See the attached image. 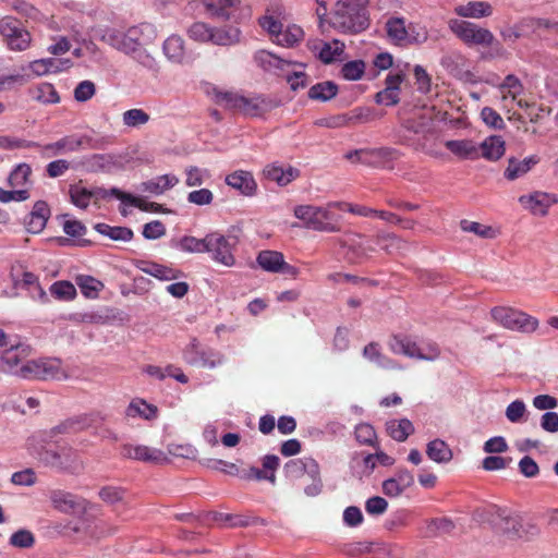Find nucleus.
Returning a JSON list of instances; mask_svg holds the SVG:
<instances>
[{"label":"nucleus","instance_id":"13d9d810","mask_svg":"<svg viewBox=\"0 0 558 558\" xmlns=\"http://www.w3.org/2000/svg\"><path fill=\"white\" fill-rule=\"evenodd\" d=\"M497 88L500 93L509 92L512 94V100H517L524 90L522 82L513 74H508Z\"/></svg>","mask_w":558,"mask_h":558},{"label":"nucleus","instance_id":"9d476101","mask_svg":"<svg viewBox=\"0 0 558 558\" xmlns=\"http://www.w3.org/2000/svg\"><path fill=\"white\" fill-rule=\"evenodd\" d=\"M0 34L8 48L14 51L26 50L32 41L31 34L17 19L12 16H4L0 20Z\"/></svg>","mask_w":558,"mask_h":558},{"label":"nucleus","instance_id":"5701e85b","mask_svg":"<svg viewBox=\"0 0 558 558\" xmlns=\"http://www.w3.org/2000/svg\"><path fill=\"white\" fill-rule=\"evenodd\" d=\"M284 473L290 478H299L303 474L316 475L319 473V465L312 458L292 459L286 463Z\"/></svg>","mask_w":558,"mask_h":558},{"label":"nucleus","instance_id":"680f3d73","mask_svg":"<svg viewBox=\"0 0 558 558\" xmlns=\"http://www.w3.org/2000/svg\"><path fill=\"white\" fill-rule=\"evenodd\" d=\"M258 24L264 31H266L270 35L272 40L278 35H280L281 29L283 28L282 23L270 14H265L264 16L259 17Z\"/></svg>","mask_w":558,"mask_h":558},{"label":"nucleus","instance_id":"bf43d9fd","mask_svg":"<svg viewBox=\"0 0 558 558\" xmlns=\"http://www.w3.org/2000/svg\"><path fill=\"white\" fill-rule=\"evenodd\" d=\"M211 28V26L204 22H195L189 27L187 34L195 41L209 43Z\"/></svg>","mask_w":558,"mask_h":558},{"label":"nucleus","instance_id":"473e14b6","mask_svg":"<svg viewBox=\"0 0 558 558\" xmlns=\"http://www.w3.org/2000/svg\"><path fill=\"white\" fill-rule=\"evenodd\" d=\"M376 243L388 254H403L409 248L407 241L393 233H378Z\"/></svg>","mask_w":558,"mask_h":558},{"label":"nucleus","instance_id":"7c9ffc66","mask_svg":"<svg viewBox=\"0 0 558 558\" xmlns=\"http://www.w3.org/2000/svg\"><path fill=\"white\" fill-rule=\"evenodd\" d=\"M90 194H93L94 204H97L99 199H105L109 196H116L122 202L129 203L138 208H143V202L141 201V198H136L131 194H126L117 187H112L110 190H106L104 187H95L90 190ZM144 209H146V207H144Z\"/></svg>","mask_w":558,"mask_h":558},{"label":"nucleus","instance_id":"a18cd8bd","mask_svg":"<svg viewBox=\"0 0 558 558\" xmlns=\"http://www.w3.org/2000/svg\"><path fill=\"white\" fill-rule=\"evenodd\" d=\"M337 93V85L327 81L312 86L308 90V97L314 100L327 101L333 98Z\"/></svg>","mask_w":558,"mask_h":558},{"label":"nucleus","instance_id":"c85d7f7f","mask_svg":"<svg viewBox=\"0 0 558 558\" xmlns=\"http://www.w3.org/2000/svg\"><path fill=\"white\" fill-rule=\"evenodd\" d=\"M140 269L147 275L165 281L175 280L182 276L179 269L157 263L142 262Z\"/></svg>","mask_w":558,"mask_h":558},{"label":"nucleus","instance_id":"37998d69","mask_svg":"<svg viewBox=\"0 0 558 558\" xmlns=\"http://www.w3.org/2000/svg\"><path fill=\"white\" fill-rule=\"evenodd\" d=\"M454 523L448 518L432 519L426 523L425 536L436 537L445 534H449L453 531Z\"/></svg>","mask_w":558,"mask_h":558},{"label":"nucleus","instance_id":"a211bd4d","mask_svg":"<svg viewBox=\"0 0 558 558\" xmlns=\"http://www.w3.org/2000/svg\"><path fill=\"white\" fill-rule=\"evenodd\" d=\"M49 499L53 508L63 513H76L86 508V501L83 498L61 489L51 490Z\"/></svg>","mask_w":558,"mask_h":558},{"label":"nucleus","instance_id":"f704fd0d","mask_svg":"<svg viewBox=\"0 0 558 558\" xmlns=\"http://www.w3.org/2000/svg\"><path fill=\"white\" fill-rule=\"evenodd\" d=\"M207 243V234L203 239L192 235H184L180 239H173L171 246L185 253H205Z\"/></svg>","mask_w":558,"mask_h":558},{"label":"nucleus","instance_id":"8fccbe9b","mask_svg":"<svg viewBox=\"0 0 558 558\" xmlns=\"http://www.w3.org/2000/svg\"><path fill=\"white\" fill-rule=\"evenodd\" d=\"M70 457H71L70 450L63 451L62 453H60V452L49 449V450H44L40 453L39 459L46 465L63 469V468L68 466Z\"/></svg>","mask_w":558,"mask_h":558},{"label":"nucleus","instance_id":"09e8293b","mask_svg":"<svg viewBox=\"0 0 558 558\" xmlns=\"http://www.w3.org/2000/svg\"><path fill=\"white\" fill-rule=\"evenodd\" d=\"M303 37V31L301 27L296 25L288 26L286 29H281L280 35H278L274 43L283 47H293L296 43H299Z\"/></svg>","mask_w":558,"mask_h":558},{"label":"nucleus","instance_id":"69168bd1","mask_svg":"<svg viewBox=\"0 0 558 558\" xmlns=\"http://www.w3.org/2000/svg\"><path fill=\"white\" fill-rule=\"evenodd\" d=\"M50 292L56 298L64 300H71L76 294L75 287L69 281L54 282L50 288Z\"/></svg>","mask_w":558,"mask_h":558},{"label":"nucleus","instance_id":"4c0bfd02","mask_svg":"<svg viewBox=\"0 0 558 558\" xmlns=\"http://www.w3.org/2000/svg\"><path fill=\"white\" fill-rule=\"evenodd\" d=\"M387 432L392 439L402 442L414 432V426L408 418L391 420L387 422Z\"/></svg>","mask_w":558,"mask_h":558},{"label":"nucleus","instance_id":"393cba45","mask_svg":"<svg viewBox=\"0 0 558 558\" xmlns=\"http://www.w3.org/2000/svg\"><path fill=\"white\" fill-rule=\"evenodd\" d=\"M49 215L50 210L45 202L39 201L35 203L26 221L27 231L35 234L41 232L46 227Z\"/></svg>","mask_w":558,"mask_h":558},{"label":"nucleus","instance_id":"052dcab7","mask_svg":"<svg viewBox=\"0 0 558 558\" xmlns=\"http://www.w3.org/2000/svg\"><path fill=\"white\" fill-rule=\"evenodd\" d=\"M125 493V489L122 487L105 486L99 490L98 495L102 501L114 505L124 500Z\"/></svg>","mask_w":558,"mask_h":558},{"label":"nucleus","instance_id":"423d86ee","mask_svg":"<svg viewBox=\"0 0 558 558\" xmlns=\"http://www.w3.org/2000/svg\"><path fill=\"white\" fill-rule=\"evenodd\" d=\"M206 13L219 21L241 23L251 17V9L242 0H203Z\"/></svg>","mask_w":558,"mask_h":558},{"label":"nucleus","instance_id":"603ef678","mask_svg":"<svg viewBox=\"0 0 558 558\" xmlns=\"http://www.w3.org/2000/svg\"><path fill=\"white\" fill-rule=\"evenodd\" d=\"M149 114L143 109H130L122 113L123 125L128 128H140L149 121Z\"/></svg>","mask_w":558,"mask_h":558},{"label":"nucleus","instance_id":"c9c22d12","mask_svg":"<svg viewBox=\"0 0 558 558\" xmlns=\"http://www.w3.org/2000/svg\"><path fill=\"white\" fill-rule=\"evenodd\" d=\"M128 417H142L144 420H153L157 416V407L147 403L143 399H134L130 402L125 410Z\"/></svg>","mask_w":558,"mask_h":558},{"label":"nucleus","instance_id":"c03bdc74","mask_svg":"<svg viewBox=\"0 0 558 558\" xmlns=\"http://www.w3.org/2000/svg\"><path fill=\"white\" fill-rule=\"evenodd\" d=\"M95 229L98 233L109 236L114 241L128 242L133 238V231L126 227H111L106 223H97Z\"/></svg>","mask_w":558,"mask_h":558},{"label":"nucleus","instance_id":"f257e3e1","mask_svg":"<svg viewBox=\"0 0 558 558\" xmlns=\"http://www.w3.org/2000/svg\"><path fill=\"white\" fill-rule=\"evenodd\" d=\"M371 0H338L330 14V26L341 34L356 35L369 26Z\"/></svg>","mask_w":558,"mask_h":558},{"label":"nucleus","instance_id":"4468645a","mask_svg":"<svg viewBox=\"0 0 558 558\" xmlns=\"http://www.w3.org/2000/svg\"><path fill=\"white\" fill-rule=\"evenodd\" d=\"M404 81V74L399 71L389 73L385 80V88L375 95V101L378 105L391 107L400 101L401 84Z\"/></svg>","mask_w":558,"mask_h":558},{"label":"nucleus","instance_id":"6ab92c4d","mask_svg":"<svg viewBox=\"0 0 558 558\" xmlns=\"http://www.w3.org/2000/svg\"><path fill=\"white\" fill-rule=\"evenodd\" d=\"M414 484V476L407 469H399L396 474L381 484L383 493L391 498L400 496Z\"/></svg>","mask_w":558,"mask_h":558},{"label":"nucleus","instance_id":"e433bc0d","mask_svg":"<svg viewBox=\"0 0 558 558\" xmlns=\"http://www.w3.org/2000/svg\"><path fill=\"white\" fill-rule=\"evenodd\" d=\"M315 49L318 50V58L324 63H331L344 52V44L338 39H333L331 41L322 43L319 46H316Z\"/></svg>","mask_w":558,"mask_h":558},{"label":"nucleus","instance_id":"20e7f679","mask_svg":"<svg viewBox=\"0 0 558 558\" xmlns=\"http://www.w3.org/2000/svg\"><path fill=\"white\" fill-rule=\"evenodd\" d=\"M214 100L228 109H236L250 117H259L271 109L269 100L262 96L247 98L231 92L214 88Z\"/></svg>","mask_w":558,"mask_h":558},{"label":"nucleus","instance_id":"1a4fd4ad","mask_svg":"<svg viewBox=\"0 0 558 558\" xmlns=\"http://www.w3.org/2000/svg\"><path fill=\"white\" fill-rule=\"evenodd\" d=\"M449 28L469 46H492L495 41V36L489 29L471 22L450 20Z\"/></svg>","mask_w":558,"mask_h":558},{"label":"nucleus","instance_id":"dca6fc26","mask_svg":"<svg viewBox=\"0 0 558 558\" xmlns=\"http://www.w3.org/2000/svg\"><path fill=\"white\" fill-rule=\"evenodd\" d=\"M9 349L0 356V371L20 376L22 366H19L29 355V348L11 342Z\"/></svg>","mask_w":558,"mask_h":558},{"label":"nucleus","instance_id":"3c124183","mask_svg":"<svg viewBox=\"0 0 558 558\" xmlns=\"http://www.w3.org/2000/svg\"><path fill=\"white\" fill-rule=\"evenodd\" d=\"M184 183L189 187H197L205 183L210 178V173L207 169L198 168L196 166H190L185 169Z\"/></svg>","mask_w":558,"mask_h":558},{"label":"nucleus","instance_id":"c756f323","mask_svg":"<svg viewBox=\"0 0 558 558\" xmlns=\"http://www.w3.org/2000/svg\"><path fill=\"white\" fill-rule=\"evenodd\" d=\"M264 173L269 180L277 182L280 186H286L299 177L300 171L293 167L283 169L278 165H269L265 168Z\"/></svg>","mask_w":558,"mask_h":558},{"label":"nucleus","instance_id":"b1692460","mask_svg":"<svg viewBox=\"0 0 558 558\" xmlns=\"http://www.w3.org/2000/svg\"><path fill=\"white\" fill-rule=\"evenodd\" d=\"M538 161L539 158L537 156H530L523 160L509 158L504 175L507 180L514 181L526 174L535 165L538 163Z\"/></svg>","mask_w":558,"mask_h":558},{"label":"nucleus","instance_id":"de8ad7c7","mask_svg":"<svg viewBox=\"0 0 558 558\" xmlns=\"http://www.w3.org/2000/svg\"><path fill=\"white\" fill-rule=\"evenodd\" d=\"M69 194L72 204L81 209H86L93 202V194H90V190L81 184L71 185Z\"/></svg>","mask_w":558,"mask_h":558},{"label":"nucleus","instance_id":"4be33fe9","mask_svg":"<svg viewBox=\"0 0 558 558\" xmlns=\"http://www.w3.org/2000/svg\"><path fill=\"white\" fill-rule=\"evenodd\" d=\"M226 183L245 196L254 195L257 189L252 173L243 170L234 171L227 175Z\"/></svg>","mask_w":558,"mask_h":558},{"label":"nucleus","instance_id":"864d4df0","mask_svg":"<svg viewBox=\"0 0 558 558\" xmlns=\"http://www.w3.org/2000/svg\"><path fill=\"white\" fill-rule=\"evenodd\" d=\"M506 417L511 423H522L526 421L527 409L522 400H514L506 408Z\"/></svg>","mask_w":558,"mask_h":558},{"label":"nucleus","instance_id":"5fc2aeb1","mask_svg":"<svg viewBox=\"0 0 558 558\" xmlns=\"http://www.w3.org/2000/svg\"><path fill=\"white\" fill-rule=\"evenodd\" d=\"M33 97L43 104H57L60 97L52 84L43 83L34 90Z\"/></svg>","mask_w":558,"mask_h":558},{"label":"nucleus","instance_id":"bb28decb","mask_svg":"<svg viewBox=\"0 0 558 558\" xmlns=\"http://www.w3.org/2000/svg\"><path fill=\"white\" fill-rule=\"evenodd\" d=\"M241 41V31L238 27H213L209 43L218 46H232Z\"/></svg>","mask_w":558,"mask_h":558},{"label":"nucleus","instance_id":"ea45409f","mask_svg":"<svg viewBox=\"0 0 558 558\" xmlns=\"http://www.w3.org/2000/svg\"><path fill=\"white\" fill-rule=\"evenodd\" d=\"M363 356L369 362L376 364L381 368H395V363L391 359L381 353L379 343L371 342L363 349Z\"/></svg>","mask_w":558,"mask_h":558},{"label":"nucleus","instance_id":"f8f14e48","mask_svg":"<svg viewBox=\"0 0 558 558\" xmlns=\"http://www.w3.org/2000/svg\"><path fill=\"white\" fill-rule=\"evenodd\" d=\"M233 251L234 243H231V238L226 236L218 231L207 234L205 253H208L215 263L226 267H233L235 265Z\"/></svg>","mask_w":558,"mask_h":558},{"label":"nucleus","instance_id":"39448f33","mask_svg":"<svg viewBox=\"0 0 558 558\" xmlns=\"http://www.w3.org/2000/svg\"><path fill=\"white\" fill-rule=\"evenodd\" d=\"M490 315L496 324L511 331L532 333L539 326L536 317L509 306H495L492 308Z\"/></svg>","mask_w":558,"mask_h":558},{"label":"nucleus","instance_id":"a878e982","mask_svg":"<svg viewBox=\"0 0 558 558\" xmlns=\"http://www.w3.org/2000/svg\"><path fill=\"white\" fill-rule=\"evenodd\" d=\"M478 147L481 148V157L489 161H496L504 156L506 143L501 136L492 135L478 144Z\"/></svg>","mask_w":558,"mask_h":558},{"label":"nucleus","instance_id":"774afa93","mask_svg":"<svg viewBox=\"0 0 558 558\" xmlns=\"http://www.w3.org/2000/svg\"><path fill=\"white\" fill-rule=\"evenodd\" d=\"M118 532V526L108 521H96L94 520L93 525V539L99 541L107 536L113 535Z\"/></svg>","mask_w":558,"mask_h":558},{"label":"nucleus","instance_id":"338daca9","mask_svg":"<svg viewBox=\"0 0 558 558\" xmlns=\"http://www.w3.org/2000/svg\"><path fill=\"white\" fill-rule=\"evenodd\" d=\"M77 284L82 293L88 298L95 296L97 292L102 288V283L93 277L85 276L77 278Z\"/></svg>","mask_w":558,"mask_h":558},{"label":"nucleus","instance_id":"7ed1b4c3","mask_svg":"<svg viewBox=\"0 0 558 558\" xmlns=\"http://www.w3.org/2000/svg\"><path fill=\"white\" fill-rule=\"evenodd\" d=\"M156 37L153 25L143 23L134 26L123 33L122 52L133 54V57L144 65H149L151 57L143 49L150 44Z\"/></svg>","mask_w":558,"mask_h":558},{"label":"nucleus","instance_id":"79ce46f5","mask_svg":"<svg viewBox=\"0 0 558 558\" xmlns=\"http://www.w3.org/2000/svg\"><path fill=\"white\" fill-rule=\"evenodd\" d=\"M179 183V179L173 174H163L157 177L154 180L145 182L144 191L149 192L151 194H162L165 191L173 187Z\"/></svg>","mask_w":558,"mask_h":558},{"label":"nucleus","instance_id":"f3484780","mask_svg":"<svg viewBox=\"0 0 558 558\" xmlns=\"http://www.w3.org/2000/svg\"><path fill=\"white\" fill-rule=\"evenodd\" d=\"M387 35L390 40L398 45H404L407 43H424L427 39V33L423 31L417 33L412 39L410 33L405 26V21L402 17H390L386 23Z\"/></svg>","mask_w":558,"mask_h":558},{"label":"nucleus","instance_id":"2eb2a0df","mask_svg":"<svg viewBox=\"0 0 558 558\" xmlns=\"http://www.w3.org/2000/svg\"><path fill=\"white\" fill-rule=\"evenodd\" d=\"M120 454L126 459L148 463H159L166 460L162 450L144 445L124 444L120 448Z\"/></svg>","mask_w":558,"mask_h":558},{"label":"nucleus","instance_id":"0e129e2a","mask_svg":"<svg viewBox=\"0 0 558 558\" xmlns=\"http://www.w3.org/2000/svg\"><path fill=\"white\" fill-rule=\"evenodd\" d=\"M481 118L483 122L495 130H502L505 128V122L501 116L490 107H484L481 111Z\"/></svg>","mask_w":558,"mask_h":558},{"label":"nucleus","instance_id":"4d7b16f0","mask_svg":"<svg viewBox=\"0 0 558 558\" xmlns=\"http://www.w3.org/2000/svg\"><path fill=\"white\" fill-rule=\"evenodd\" d=\"M93 525L94 520L88 517H84L78 519L77 521H70L66 524L65 529L70 533L82 534L85 537L93 539Z\"/></svg>","mask_w":558,"mask_h":558},{"label":"nucleus","instance_id":"0eeeda50","mask_svg":"<svg viewBox=\"0 0 558 558\" xmlns=\"http://www.w3.org/2000/svg\"><path fill=\"white\" fill-rule=\"evenodd\" d=\"M23 378L36 379H63L66 373L62 368L61 361L58 359L31 360L25 362L20 371Z\"/></svg>","mask_w":558,"mask_h":558},{"label":"nucleus","instance_id":"6e6552de","mask_svg":"<svg viewBox=\"0 0 558 558\" xmlns=\"http://www.w3.org/2000/svg\"><path fill=\"white\" fill-rule=\"evenodd\" d=\"M105 140H96L87 134L83 135H68L54 143L44 146V150L49 153L48 156H56L62 153H74L80 149H102L105 147Z\"/></svg>","mask_w":558,"mask_h":558},{"label":"nucleus","instance_id":"2f4dec72","mask_svg":"<svg viewBox=\"0 0 558 558\" xmlns=\"http://www.w3.org/2000/svg\"><path fill=\"white\" fill-rule=\"evenodd\" d=\"M163 53L171 62L182 63L186 56L184 39L178 35L169 36L163 43Z\"/></svg>","mask_w":558,"mask_h":558},{"label":"nucleus","instance_id":"58836bf2","mask_svg":"<svg viewBox=\"0 0 558 558\" xmlns=\"http://www.w3.org/2000/svg\"><path fill=\"white\" fill-rule=\"evenodd\" d=\"M284 257L282 253L277 251H262L257 256V264L262 269L268 272L278 274Z\"/></svg>","mask_w":558,"mask_h":558},{"label":"nucleus","instance_id":"72a5a7b5","mask_svg":"<svg viewBox=\"0 0 558 558\" xmlns=\"http://www.w3.org/2000/svg\"><path fill=\"white\" fill-rule=\"evenodd\" d=\"M454 12L462 17L481 19L489 16L493 12L492 5L484 1H473L458 5Z\"/></svg>","mask_w":558,"mask_h":558},{"label":"nucleus","instance_id":"49530a36","mask_svg":"<svg viewBox=\"0 0 558 558\" xmlns=\"http://www.w3.org/2000/svg\"><path fill=\"white\" fill-rule=\"evenodd\" d=\"M418 347L415 342L407 338L395 337L390 343L391 350L397 354H403L411 359L420 360Z\"/></svg>","mask_w":558,"mask_h":558},{"label":"nucleus","instance_id":"a19ab883","mask_svg":"<svg viewBox=\"0 0 558 558\" xmlns=\"http://www.w3.org/2000/svg\"><path fill=\"white\" fill-rule=\"evenodd\" d=\"M83 165L87 170L94 172L110 170L116 165V158L111 154H94L86 157Z\"/></svg>","mask_w":558,"mask_h":558},{"label":"nucleus","instance_id":"cd10ccee","mask_svg":"<svg viewBox=\"0 0 558 558\" xmlns=\"http://www.w3.org/2000/svg\"><path fill=\"white\" fill-rule=\"evenodd\" d=\"M427 457L439 464L448 463L453 458V452L446 441L436 438L429 441L426 446Z\"/></svg>","mask_w":558,"mask_h":558},{"label":"nucleus","instance_id":"ddd939ff","mask_svg":"<svg viewBox=\"0 0 558 558\" xmlns=\"http://www.w3.org/2000/svg\"><path fill=\"white\" fill-rule=\"evenodd\" d=\"M519 203L535 216H546L549 208L558 203V196L553 193L536 191L520 196Z\"/></svg>","mask_w":558,"mask_h":558},{"label":"nucleus","instance_id":"f03ea898","mask_svg":"<svg viewBox=\"0 0 558 558\" xmlns=\"http://www.w3.org/2000/svg\"><path fill=\"white\" fill-rule=\"evenodd\" d=\"M338 202L328 203L326 206L299 205L294 208V216L304 222L307 229L318 232H339L340 217L333 213L335 208H343Z\"/></svg>","mask_w":558,"mask_h":558},{"label":"nucleus","instance_id":"e2e57ef3","mask_svg":"<svg viewBox=\"0 0 558 558\" xmlns=\"http://www.w3.org/2000/svg\"><path fill=\"white\" fill-rule=\"evenodd\" d=\"M365 71V63L361 60L347 62L341 70L345 80L356 81L362 77Z\"/></svg>","mask_w":558,"mask_h":558},{"label":"nucleus","instance_id":"aec40b11","mask_svg":"<svg viewBox=\"0 0 558 558\" xmlns=\"http://www.w3.org/2000/svg\"><path fill=\"white\" fill-rule=\"evenodd\" d=\"M254 61L264 71L277 75L288 73V69L293 64L292 62L284 60L267 50H258L255 52Z\"/></svg>","mask_w":558,"mask_h":558},{"label":"nucleus","instance_id":"6e6d98bb","mask_svg":"<svg viewBox=\"0 0 558 558\" xmlns=\"http://www.w3.org/2000/svg\"><path fill=\"white\" fill-rule=\"evenodd\" d=\"M460 226L463 231L472 232L483 239H494L496 236V231L490 226L465 219L460 222Z\"/></svg>","mask_w":558,"mask_h":558},{"label":"nucleus","instance_id":"9b49d317","mask_svg":"<svg viewBox=\"0 0 558 558\" xmlns=\"http://www.w3.org/2000/svg\"><path fill=\"white\" fill-rule=\"evenodd\" d=\"M183 359L186 363L199 367L215 368L225 362V355L211 348H203L196 339L183 350Z\"/></svg>","mask_w":558,"mask_h":558},{"label":"nucleus","instance_id":"412c9836","mask_svg":"<svg viewBox=\"0 0 558 558\" xmlns=\"http://www.w3.org/2000/svg\"><path fill=\"white\" fill-rule=\"evenodd\" d=\"M445 146L460 159L476 160L481 158V148L473 140H450L445 143Z\"/></svg>","mask_w":558,"mask_h":558}]
</instances>
